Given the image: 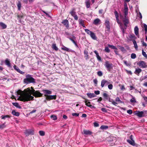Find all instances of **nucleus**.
<instances>
[{
  "mask_svg": "<svg viewBox=\"0 0 147 147\" xmlns=\"http://www.w3.org/2000/svg\"><path fill=\"white\" fill-rule=\"evenodd\" d=\"M142 44L143 46L146 47L147 46L146 43L144 41H142Z\"/></svg>",
  "mask_w": 147,
  "mask_h": 147,
  "instance_id": "nucleus-62",
  "label": "nucleus"
},
{
  "mask_svg": "<svg viewBox=\"0 0 147 147\" xmlns=\"http://www.w3.org/2000/svg\"><path fill=\"white\" fill-rule=\"evenodd\" d=\"M84 54L85 55V57H86V59H88V53L87 51H84Z\"/></svg>",
  "mask_w": 147,
  "mask_h": 147,
  "instance_id": "nucleus-41",
  "label": "nucleus"
},
{
  "mask_svg": "<svg viewBox=\"0 0 147 147\" xmlns=\"http://www.w3.org/2000/svg\"><path fill=\"white\" fill-rule=\"evenodd\" d=\"M130 102H136V100L134 98H133L130 100Z\"/></svg>",
  "mask_w": 147,
  "mask_h": 147,
  "instance_id": "nucleus-61",
  "label": "nucleus"
},
{
  "mask_svg": "<svg viewBox=\"0 0 147 147\" xmlns=\"http://www.w3.org/2000/svg\"><path fill=\"white\" fill-rule=\"evenodd\" d=\"M137 15L138 17H139L140 19H142V16L141 13L140 12H139L138 13H137Z\"/></svg>",
  "mask_w": 147,
  "mask_h": 147,
  "instance_id": "nucleus-56",
  "label": "nucleus"
},
{
  "mask_svg": "<svg viewBox=\"0 0 147 147\" xmlns=\"http://www.w3.org/2000/svg\"><path fill=\"white\" fill-rule=\"evenodd\" d=\"M124 16H127L128 15V8L127 6V4L126 3H125L124 4Z\"/></svg>",
  "mask_w": 147,
  "mask_h": 147,
  "instance_id": "nucleus-16",
  "label": "nucleus"
},
{
  "mask_svg": "<svg viewBox=\"0 0 147 147\" xmlns=\"http://www.w3.org/2000/svg\"><path fill=\"white\" fill-rule=\"evenodd\" d=\"M13 68L14 69L16 70L18 72V71L20 70V69H19V68L17 67L16 65H15L13 66Z\"/></svg>",
  "mask_w": 147,
  "mask_h": 147,
  "instance_id": "nucleus-50",
  "label": "nucleus"
},
{
  "mask_svg": "<svg viewBox=\"0 0 147 147\" xmlns=\"http://www.w3.org/2000/svg\"><path fill=\"white\" fill-rule=\"evenodd\" d=\"M39 134L40 135L43 136L45 135V132L42 131H39Z\"/></svg>",
  "mask_w": 147,
  "mask_h": 147,
  "instance_id": "nucleus-47",
  "label": "nucleus"
},
{
  "mask_svg": "<svg viewBox=\"0 0 147 147\" xmlns=\"http://www.w3.org/2000/svg\"><path fill=\"white\" fill-rule=\"evenodd\" d=\"M104 65L107 70L109 71L112 68V64L110 63L108 61H105Z\"/></svg>",
  "mask_w": 147,
  "mask_h": 147,
  "instance_id": "nucleus-6",
  "label": "nucleus"
},
{
  "mask_svg": "<svg viewBox=\"0 0 147 147\" xmlns=\"http://www.w3.org/2000/svg\"><path fill=\"white\" fill-rule=\"evenodd\" d=\"M104 51L105 52L107 53H109L110 52V50L108 47H106Z\"/></svg>",
  "mask_w": 147,
  "mask_h": 147,
  "instance_id": "nucleus-49",
  "label": "nucleus"
},
{
  "mask_svg": "<svg viewBox=\"0 0 147 147\" xmlns=\"http://www.w3.org/2000/svg\"><path fill=\"white\" fill-rule=\"evenodd\" d=\"M86 6L87 8H89L90 7V1L89 0H86L85 2Z\"/></svg>",
  "mask_w": 147,
  "mask_h": 147,
  "instance_id": "nucleus-25",
  "label": "nucleus"
},
{
  "mask_svg": "<svg viewBox=\"0 0 147 147\" xmlns=\"http://www.w3.org/2000/svg\"><path fill=\"white\" fill-rule=\"evenodd\" d=\"M18 72L22 74H24L25 73L24 72L21 71L20 69L18 71Z\"/></svg>",
  "mask_w": 147,
  "mask_h": 147,
  "instance_id": "nucleus-64",
  "label": "nucleus"
},
{
  "mask_svg": "<svg viewBox=\"0 0 147 147\" xmlns=\"http://www.w3.org/2000/svg\"><path fill=\"white\" fill-rule=\"evenodd\" d=\"M105 24L106 26V27L107 28L108 30L110 29V24L109 21L106 20L105 21Z\"/></svg>",
  "mask_w": 147,
  "mask_h": 147,
  "instance_id": "nucleus-18",
  "label": "nucleus"
},
{
  "mask_svg": "<svg viewBox=\"0 0 147 147\" xmlns=\"http://www.w3.org/2000/svg\"><path fill=\"white\" fill-rule=\"evenodd\" d=\"M17 5L18 7V10H20L21 9V4L20 1H18Z\"/></svg>",
  "mask_w": 147,
  "mask_h": 147,
  "instance_id": "nucleus-40",
  "label": "nucleus"
},
{
  "mask_svg": "<svg viewBox=\"0 0 147 147\" xmlns=\"http://www.w3.org/2000/svg\"><path fill=\"white\" fill-rule=\"evenodd\" d=\"M7 25L3 22H0V27L2 29H5L7 28Z\"/></svg>",
  "mask_w": 147,
  "mask_h": 147,
  "instance_id": "nucleus-26",
  "label": "nucleus"
},
{
  "mask_svg": "<svg viewBox=\"0 0 147 147\" xmlns=\"http://www.w3.org/2000/svg\"><path fill=\"white\" fill-rule=\"evenodd\" d=\"M147 114V111H136L135 112V114L139 117L146 116Z\"/></svg>",
  "mask_w": 147,
  "mask_h": 147,
  "instance_id": "nucleus-3",
  "label": "nucleus"
},
{
  "mask_svg": "<svg viewBox=\"0 0 147 147\" xmlns=\"http://www.w3.org/2000/svg\"><path fill=\"white\" fill-rule=\"evenodd\" d=\"M84 99H85V100L84 101L85 103V105L88 107L91 108H95V107L94 106H92L90 105L91 102H88V100L86 99L85 98H84Z\"/></svg>",
  "mask_w": 147,
  "mask_h": 147,
  "instance_id": "nucleus-10",
  "label": "nucleus"
},
{
  "mask_svg": "<svg viewBox=\"0 0 147 147\" xmlns=\"http://www.w3.org/2000/svg\"><path fill=\"white\" fill-rule=\"evenodd\" d=\"M114 14L115 15L116 18H119V14H118V13L117 11H116V10L115 11Z\"/></svg>",
  "mask_w": 147,
  "mask_h": 147,
  "instance_id": "nucleus-48",
  "label": "nucleus"
},
{
  "mask_svg": "<svg viewBox=\"0 0 147 147\" xmlns=\"http://www.w3.org/2000/svg\"><path fill=\"white\" fill-rule=\"evenodd\" d=\"M119 49L123 52L125 53L126 51V50L123 47H120Z\"/></svg>",
  "mask_w": 147,
  "mask_h": 147,
  "instance_id": "nucleus-43",
  "label": "nucleus"
},
{
  "mask_svg": "<svg viewBox=\"0 0 147 147\" xmlns=\"http://www.w3.org/2000/svg\"><path fill=\"white\" fill-rule=\"evenodd\" d=\"M71 36L72 37H68L67 38L72 42L76 47H78V46L76 42L74 40L76 39V37L73 35H72Z\"/></svg>",
  "mask_w": 147,
  "mask_h": 147,
  "instance_id": "nucleus-12",
  "label": "nucleus"
},
{
  "mask_svg": "<svg viewBox=\"0 0 147 147\" xmlns=\"http://www.w3.org/2000/svg\"><path fill=\"white\" fill-rule=\"evenodd\" d=\"M108 128V126L107 125H102L101 126L100 129H101L104 130L107 129Z\"/></svg>",
  "mask_w": 147,
  "mask_h": 147,
  "instance_id": "nucleus-34",
  "label": "nucleus"
},
{
  "mask_svg": "<svg viewBox=\"0 0 147 147\" xmlns=\"http://www.w3.org/2000/svg\"><path fill=\"white\" fill-rule=\"evenodd\" d=\"M5 64L8 67H11V65L10 62V61L8 59H6L5 60Z\"/></svg>",
  "mask_w": 147,
  "mask_h": 147,
  "instance_id": "nucleus-22",
  "label": "nucleus"
},
{
  "mask_svg": "<svg viewBox=\"0 0 147 147\" xmlns=\"http://www.w3.org/2000/svg\"><path fill=\"white\" fill-rule=\"evenodd\" d=\"M103 97L106 100H108L110 98L109 96L106 93H104L103 94Z\"/></svg>",
  "mask_w": 147,
  "mask_h": 147,
  "instance_id": "nucleus-35",
  "label": "nucleus"
},
{
  "mask_svg": "<svg viewBox=\"0 0 147 147\" xmlns=\"http://www.w3.org/2000/svg\"><path fill=\"white\" fill-rule=\"evenodd\" d=\"M79 23L83 27H85V26L84 24V21L82 19L79 20Z\"/></svg>",
  "mask_w": 147,
  "mask_h": 147,
  "instance_id": "nucleus-30",
  "label": "nucleus"
},
{
  "mask_svg": "<svg viewBox=\"0 0 147 147\" xmlns=\"http://www.w3.org/2000/svg\"><path fill=\"white\" fill-rule=\"evenodd\" d=\"M101 111L105 113H106L107 112L106 109L105 108H102L101 109Z\"/></svg>",
  "mask_w": 147,
  "mask_h": 147,
  "instance_id": "nucleus-57",
  "label": "nucleus"
},
{
  "mask_svg": "<svg viewBox=\"0 0 147 147\" xmlns=\"http://www.w3.org/2000/svg\"><path fill=\"white\" fill-rule=\"evenodd\" d=\"M98 75L100 76H101L102 75V73L101 71H99L97 72Z\"/></svg>",
  "mask_w": 147,
  "mask_h": 147,
  "instance_id": "nucleus-52",
  "label": "nucleus"
},
{
  "mask_svg": "<svg viewBox=\"0 0 147 147\" xmlns=\"http://www.w3.org/2000/svg\"><path fill=\"white\" fill-rule=\"evenodd\" d=\"M62 23L64 24V25L66 26V27L68 28L69 27V22L67 20H63L62 22Z\"/></svg>",
  "mask_w": 147,
  "mask_h": 147,
  "instance_id": "nucleus-19",
  "label": "nucleus"
},
{
  "mask_svg": "<svg viewBox=\"0 0 147 147\" xmlns=\"http://www.w3.org/2000/svg\"><path fill=\"white\" fill-rule=\"evenodd\" d=\"M87 95L88 96V97L90 98L92 97H94L96 96L95 94L93 93H87Z\"/></svg>",
  "mask_w": 147,
  "mask_h": 147,
  "instance_id": "nucleus-23",
  "label": "nucleus"
},
{
  "mask_svg": "<svg viewBox=\"0 0 147 147\" xmlns=\"http://www.w3.org/2000/svg\"><path fill=\"white\" fill-rule=\"evenodd\" d=\"M5 127V124H3L0 125V129L3 128Z\"/></svg>",
  "mask_w": 147,
  "mask_h": 147,
  "instance_id": "nucleus-59",
  "label": "nucleus"
},
{
  "mask_svg": "<svg viewBox=\"0 0 147 147\" xmlns=\"http://www.w3.org/2000/svg\"><path fill=\"white\" fill-rule=\"evenodd\" d=\"M106 82H107V80H103L101 82V86L102 87H103L105 84H106Z\"/></svg>",
  "mask_w": 147,
  "mask_h": 147,
  "instance_id": "nucleus-32",
  "label": "nucleus"
},
{
  "mask_svg": "<svg viewBox=\"0 0 147 147\" xmlns=\"http://www.w3.org/2000/svg\"><path fill=\"white\" fill-rule=\"evenodd\" d=\"M85 32L88 35H89L92 39L94 40H96L97 37L94 33L90 31L88 29H84Z\"/></svg>",
  "mask_w": 147,
  "mask_h": 147,
  "instance_id": "nucleus-5",
  "label": "nucleus"
},
{
  "mask_svg": "<svg viewBox=\"0 0 147 147\" xmlns=\"http://www.w3.org/2000/svg\"><path fill=\"white\" fill-rule=\"evenodd\" d=\"M108 46L109 47L111 48V49H116L117 50V48L115 46H114L113 45H111L109 44L108 45Z\"/></svg>",
  "mask_w": 147,
  "mask_h": 147,
  "instance_id": "nucleus-39",
  "label": "nucleus"
},
{
  "mask_svg": "<svg viewBox=\"0 0 147 147\" xmlns=\"http://www.w3.org/2000/svg\"><path fill=\"white\" fill-rule=\"evenodd\" d=\"M93 124L94 127H98L99 126L98 123L97 122H94V123Z\"/></svg>",
  "mask_w": 147,
  "mask_h": 147,
  "instance_id": "nucleus-54",
  "label": "nucleus"
},
{
  "mask_svg": "<svg viewBox=\"0 0 147 147\" xmlns=\"http://www.w3.org/2000/svg\"><path fill=\"white\" fill-rule=\"evenodd\" d=\"M144 28L145 31L146 32H147V25L146 24H144Z\"/></svg>",
  "mask_w": 147,
  "mask_h": 147,
  "instance_id": "nucleus-60",
  "label": "nucleus"
},
{
  "mask_svg": "<svg viewBox=\"0 0 147 147\" xmlns=\"http://www.w3.org/2000/svg\"><path fill=\"white\" fill-rule=\"evenodd\" d=\"M94 93L96 95H98L100 94V92L99 90L95 91L94 92Z\"/></svg>",
  "mask_w": 147,
  "mask_h": 147,
  "instance_id": "nucleus-63",
  "label": "nucleus"
},
{
  "mask_svg": "<svg viewBox=\"0 0 147 147\" xmlns=\"http://www.w3.org/2000/svg\"><path fill=\"white\" fill-rule=\"evenodd\" d=\"M34 132V130L32 129H26L24 132L26 136H28L30 135H33Z\"/></svg>",
  "mask_w": 147,
  "mask_h": 147,
  "instance_id": "nucleus-8",
  "label": "nucleus"
},
{
  "mask_svg": "<svg viewBox=\"0 0 147 147\" xmlns=\"http://www.w3.org/2000/svg\"><path fill=\"white\" fill-rule=\"evenodd\" d=\"M113 87V85L112 84H110L108 85V88L110 90L112 89Z\"/></svg>",
  "mask_w": 147,
  "mask_h": 147,
  "instance_id": "nucleus-53",
  "label": "nucleus"
},
{
  "mask_svg": "<svg viewBox=\"0 0 147 147\" xmlns=\"http://www.w3.org/2000/svg\"><path fill=\"white\" fill-rule=\"evenodd\" d=\"M61 49L62 50H63L65 51H69V49L68 48H67V47H63Z\"/></svg>",
  "mask_w": 147,
  "mask_h": 147,
  "instance_id": "nucleus-46",
  "label": "nucleus"
},
{
  "mask_svg": "<svg viewBox=\"0 0 147 147\" xmlns=\"http://www.w3.org/2000/svg\"><path fill=\"white\" fill-rule=\"evenodd\" d=\"M83 133L86 135H91L92 132L89 130H83Z\"/></svg>",
  "mask_w": 147,
  "mask_h": 147,
  "instance_id": "nucleus-20",
  "label": "nucleus"
},
{
  "mask_svg": "<svg viewBox=\"0 0 147 147\" xmlns=\"http://www.w3.org/2000/svg\"><path fill=\"white\" fill-rule=\"evenodd\" d=\"M116 20L118 24L119 25L120 28L123 34L125 32L124 28L123 27V24L120 22L119 18H116Z\"/></svg>",
  "mask_w": 147,
  "mask_h": 147,
  "instance_id": "nucleus-9",
  "label": "nucleus"
},
{
  "mask_svg": "<svg viewBox=\"0 0 147 147\" xmlns=\"http://www.w3.org/2000/svg\"><path fill=\"white\" fill-rule=\"evenodd\" d=\"M121 19L122 20V21L124 23V28L126 29L127 26V24L129 23V18L127 16H124V17L121 16H120Z\"/></svg>",
  "mask_w": 147,
  "mask_h": 147,
  "instance_id": "nucleus-4",
  "label": "nucleus"
},
{
  "mask_svg": "<svg viewBox=\"0 0 147 147\" xmlns=\"http://www.w3.org/2000/svg\"><path fill=\"white\" fill-rule=\"evenodd\" d=\"M131 58L132 59H134L136 58V56L135 54L132 53L131 55Z\"/></svg>",
  "mask_w": 147,
  "mask_h": 147,
  "instance_id": "nucleus-44",
  "label": "nucleus"
},
{
  "mask_svg": "<svg viewBox=\"0 0 147 147\" xmlns=\"http://www.w3.org/2000/svg\"><path fill=\"white\" fill-rule=\"evenodd\" d=\"M115 100L117 102H119L120 103H122V101L120 100L119 98L118 97L116 98Z\"/></svg>",
  "mask_w": 147,
  "mask_h": 147,
  "instance_id": "nucleus-51",
  "label": "nucleus"
},
{
  "mask_svg": "<svg viewBox=\"0 0 147 147\" xmlns=\"http://www.w3.org/2000/svg\"><path fill=\"white\" fill-rule=\"evenodd\" d=\"M142 71V70L140 68L136 69L134 72V73L137 75L139 76V74L141 73Z\"/></svg>",
  "mask_w": 147,
  "mask_h": 147,
  "instance_id": "nucleus-21",
  "label": "nucleus"
},
{
  "mask_svg": "<svg viewBox=\"0 0 147 147\" xmlns=\"http://www.w3.org/2000/svg\"><path fill=\"white\" fill-rule=\"evenodd\" d=\"M138 28L137 26H136L134 28V32L135 34L137 36L138 34Z\"/></svg>",
  "mask_w": 147,
  "mask_h": 147,
  "instance_id": "nucleus-29",
  "label": "nucleus"
},
{
  "mask_svg": "<svg viewBox=\"0 0 147 147\" xmlns=\"http://www.w3.org/2000/svg\"><path fill=\"white\" fill-rule=\"evenodd\" d=\"M109 102H112V104L115 106H117V105L118 104L117 103L115 102L113 99H110V98H109Z\"/></svg>",
  "mask_w": 147,
  "mask_h": 147,
  "instance_id": "nucleus-33",
  "label": "nucleus"
},
{
  "mask_svg": "<svg viewBox=\"0 0 147 147\" xmlns=\"http://www.w3.org/2000/svg\"><path fill=\"white\" fill-rule=\"evenodd\" d=\"M127 142L130 144L132 146H136L137 144H136L134 141L133 140V138H130V139H128L127 140Z\"/></svg>",
  "mask_w": 147,
  "mask_h": 147,
  "instance_id": "nucleus-11",
  "label": "nucleus"
},
{
  "mask_svg": "<svg viewBox=\"0 0 147 147\" xmlns=\"http://www.w3.org/2000/svg\"><path fill=\"white\" fill-rule=\"evenodd\" d=\"M11 113L14 116H19L20 115V113L18 112H16L15 110H13L12 111Z\"/></svg>",
  "mask_w": 147,
  "mask_h": 147,
  "instance_id": "nucleus-28",
  "label": "nucleus"
},
{
  "mask_svg": "<svg viewBox=\"0 0 147 147\" xmlns=\"http://www.w3.org/2000/svg\"><path fill=\"white\" fill-rule=\"evenodd\" d=\"M70 13L71 14V15L74 17L75 20H78V18L77 15L76 14V12L73 10L70 12Z\"/></svg>",
  "mask_w": 147,
  "mask_h": 147,
  "instance_id": "nucleus-14",
  "label": "nucleus"
},
{
  "mask_svg": "<svg viewBox=\"0 0 147 147\" xmlns=\"http://www.w3.org/2000/svg\"><path fill=\"white\" fill-rule=\"evenodd\" d=\"M129 37L130 40L132 41L136 38L134 34H130L129 36Z\"/></svg>",
  "mask_w": 147,
  "mask_h": 147,
  "instance_id": "nucleus-31",
  "label": "nucleus"
},
{
  "mask_svg": "<svg viewBox=\"0 0 147 147\" xmlns=\"http://www.w3.org/2000/svg\"><path fill=\"white\" fill-rule=\"evenodd\" d=\"M51 118L54 120H57V116L55 115H52L51 116Z\"/></svg>",
  "mask_w": 147,
  "mask_h": 147,
  "instance_id": "nucleus-42",
  "label": "nucleus"
},
{
  "mask_svg": "<svg viewBox=\"0 0 147 147\" xmlns=\"http://www.w3.org/2000/svg\"><path fill=\"white\" fill-rule=\"evenodd\" d=\"M132 42L134 44V47L135 49H138V47L136 41V40H132Z\"/></svg>",
  "mask_w": 147,
  "mask_h": 147,
  "instance_id": "nucleus-37",
  "label": "nucleus"
},
{
  "mask_svg": "<svg viewBox=\"0 0 147 147\" xmlns=\"http://www.w3.org/2000/svg\"><path fill=\"white\" fill-rule=\"evenodd\" d=\"M56 98V95H49L46 97V99L48 100H55Z\"/></svg>",
  "mask_w": 147,
  "mask_h": 147,
  "instance_id": "nucleus-13",
  "label": "nucleus"
},
{
  "mask_svg": "<svg viewBox=\"0 0 147 147\" xmlns=\"http://www.w3.org/2000/svg\"><path fill=\"white\" fill-rule=\"evenodd\" d=\"M137 65L142 68H146L147 67L146 63L143 61H139L137 63Z\"/></svg>",
  "mask_w": 147,
  "mask_h": 147,
  "instance_id": "nucleus-7",
  "label": "nucleus"
},
{
  "mask_svg": "<svg viewBox=\"0 0 147 147\" xmlns=\"http://www.w3.org/2000/svg\"><path fill=\"white\" fill-rule=\"evenodd\" d=\"M79 114L78 113H73L72 114V115L73 116H75L76 117L78 116L79 115Z\"/></svg>",
  "mask_w": 147,
  "mask_h": 147,
  "instance_id": "nucleus-55",
  "label": "nucleus"
},
{
  "mask_svg": "<svg viewBox=\"0 0 147 147\" xmlns=\"http://www.w3.org/2000/svg\"><path fill=\"white\" fill-rule=\"evenodd\" d=\"M52 48L53 49L55 50V51H58V48L56 47L55 44H53L52 45Z\"/></svg>",
  "mask_w": 147,
  "mask_h": 147,
  "instance_id": "nucleus-36",
  "label": "nucleus"
},
{
  "mask_svg": "<svg viewBox=\"0 0 147 147\" xmlns=\"http://www.w3.org/2000/svg\"><path fill=\"white\" fill-rule=\"evenodd\" d=\"M127 113L129 114H131L132 113V111L131 110L129 109L127 111Z\"/></svg>",
  "mask_w": 147,
  "mask_h": 147,
  "instance_id": "nucleus-58",
  "label": "nucleus"
},
{
  "mask_svg": "<svg viewBox=\"0 0 147 147\" xmlns=\"http://www.w3.org/2000/svg\"><path fill=\"white\" fill-rule=\"evenodd\" d=\"M142 54L145 57L147 58V55L146 54V52L144 51V50L142 49Z\"/></svg>",
  "mask_w": 147,
  "mask_h": 147,
  "instance_id": "nucleus-45",
  "label": "nucleus"
},
{
  "mask_svg": "<svg viewBox=\"0 0 147 147\" xmlns=\"http://www.w3.org/2000/svg\"><path fill=\"white\" fill-rule=\"evenodd\" d=\"M18 95H20L18 100L23 102L28 101L31 100H33L34 97L31 96V94L35 97H40L42 96L40 92L35 91L34 90H31L30 88L24 90V91L19 90L17 92Z\"/></svg>",
  "mask_w": 147,
  "mask_h": 147,
  "instance_id": "nucleus-1",
  "label": "nucleus"
},
{
  "mask_svg": "<svg viewBox=\"0 0 147 147\" xmlns=\"http://www.w3.org/2000/svg\"><path fill=\"white\" fill-rule=\"evenodd\" d=\"M43 91L44 94V96L46 97L47 96L49 95L48 94H51L52 92L51 91L48 90H43Z\"/></svg>",
  "mask_w": 147,
  "mask_h": 147,
  "instance_id": "nucleus-15",
  "label": "nucleus"
},
{
  "mask_svg": "<svg viewBox=\"0 0 147 147\" xmlns=\"http://www.w3.org/2000/svg\"><path fill=\"white\" fill-rule=\"evenodd\" d=\"M24 82L26 84L35 82V79L30 74H27L26 76V78L24 80Z\"/></svg>",
  "mask_w": 147,
  "mask_h": 147,
  "instance_id": "nucleus-2",
  "label": "nucleus"
},
{
  "mask_svg": "<svg viewBox=\"0 0 147 147\" xmlns=\"http://www.w3.org/2000/svg\"><path fill=\"white\" fill-rule=\"evenodd\" d=\"M12 105L16 107L17 108H19L20 109L21 108V107L19 105L18 103L17 102H13L12 103Z\"/></svg>",
  "mask_w": 147,
  "mask_h": 147,
  "instance_id": "nucleus-27",
  "label": "nucleus"
},
{
  "mask_svg": "<svg viewBox=\"0 0 147 147\" xmlns=\"http://www.w3.org/2000/svg\"><path fill=\"white\" fill-rule=\"evenodd\" d=\"M100 21V20L99 19L96 18L94 20L93 22V23L95 25H97L98 24Z\"/></svg>",
  "mask_w": 147,
  "mask_h": 147,
  "instance_id": "nucleus-24",
  "label": "nucleus"
},
{
  "mask_svg": "<svg viewBox=\"0 0 147 147\" xmlns=\"http://www.w3.org/2000/svg\"><path fill=\"white\" fill-rule=\"evenodd\" d=\"M94 52L95 53L96 55V58L99 61L101 62L102 61V59L101 57L99 56V54L97 52V51L96 50H95L94 51Z\"/></svg>",
  "mask_w": 147,
  "mask_h": 147,
  "instance_id": "nucleus-17",
  "label": "nucleus"
},
{
  "mask_svg": "<svg viewBox=\"0 0 147 147\" xmlns=\"http://www.w3.org/2000/svg\"><path fill=\"white\" fill-rule=\"evenodd\" d=\"M1 119H5L6 118H10V116L8 115H3L2 116H1Z\"/></svg>",
  "mask_w": 147,
  "mask_h": 147,
  "instance_id": "nucleus-38",
  "label": "nucleus"
}]
</instances>
